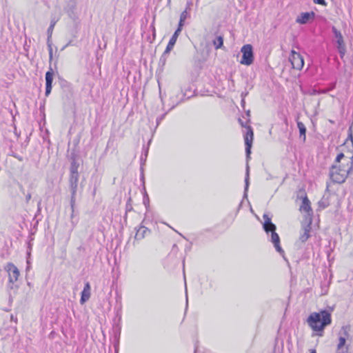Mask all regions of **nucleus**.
<instances>
[{
	"label": "nucleus",
	"instance_id": "nucleus-1",
	"mask_svg": "<svg viewBox=\"0 0 353 353\" xmlns=\"http://www.w3.org/2000/svg\"><path fill=\"white\" fill-rule=\"evenodd\" d=\"M307 323L316 332H323L332 323L331 312L327 310L312 312L307 318Z\"/></svg>",
	"mask_w": 353,
	"mask_h": 353
},
{
	"label": "nucleus",
	"instance_id": "nucleus-2",
	"mask_svg": "<svg viewBox=\"0 0 353 353\" xmlns=\"http://www.w3.org/2000/svg\"><path fill=\"white\" fill-rule=\"evenodd\" d=\"M254 132L251 126L248 125L247 127V132L244 136V141L245 145V154L247 159V165H246V172L245 176V190H244V197L247 196V192L249 188V180H250V167L248 165V160L250 158V155L251 154V148L252 145Z\"/></svg>",
	"mask_w": 353,
	"mask_h": 353
},
{
	"label": "nucleus",
	"instance_id": "nucleus-3",
	"mask_svg": "<svg viewBox=\"0 0 353 353\" xmlns=\"http://www.w3.org/2000/svg\"><path fill=\"white\" fill-rule=\"evenodd\" d=\"M4 270L7 272L8 276V288L9 290H16L18 286L15 285V283L20 276L19 269L12 263H8L5 265Z\"/></svg>",
	"mask_w": 353,
	"mask_h": 353
},
{
	"label": "nucleus",
	"instance_id": "nucleus-4",
	"mask_svg": "<svg viewBox=\"0 0 353 353\" xmlns=\"http://www.w3.org/2000/svg\"><path fill=\"white\" fill-rule=\"evenodd\" d=\"M334 163L338 164L341 170H345L348 176L353 172V155L347 157L343 152H340L336 156Z\"/></svg>",
	"mask_w": 353,
	"mask_h": 353
},
{
	"label": "nucleus",
	"instance_id": "nucleus-5",
	"mask_svg": "<svg viewBox=\"0 0 353 353\" xmlns=\"http://www.w3.org/2000/svg\"><path fill=\"white\" fill-rule=\"evenodd\" d=\"M330 176L334 183H343L347 178L345 170L338 167V164L334 163L330 170Z\"/></svg>",
	"mask_w": 353,
	"mask_h": 353
},
{
	"label": "nucleus",
	"instance_id": "nucleus-6",
	"mask_svg": "<svg viewBox=\"0 0 353 353\" xmlns=\"http://www.w3.org/2000/svg\"><path fill=\"white\" fill-rule=\"evenodd\" d=\"M181 30H182V29L181 28H177V29L175 30L174 33L170 38L165 51L163 52V54L161 55V57L159 59V63L162 65H164L165 64V62L168 57L169 53L173 49V48L176 43V41L177 40V38H178L179 35L180 34Z\"/></svg>",
	"mask_w": 353,
	"mask_h": 353
},
{
	"label": "nucleus",
	"instance_id": "nucleus-7",
	"mask_svg": "<svg viewBox=\"0 0 353 353\" xmlns=\"http://www.w3.org/2000/svg\"><path fill=\"white\" fill-rule=\"evenodd\" d=\"M242 59L240 63L243 65H250L254 61L253 48L250 44L244 45L241 50Z\"/></svg>",
	"mask_w": 353,
	"mask_h": 353
},
{
	"label": "nucleus",
	"instance_id": "nucleus-8",
	"mask_svg": "<svg viewBox=\"0 0 353 353\" xmlns=\"http://www.w3.org/2000/svg\"><path fill=\"white\" fill-rule=\"evenodd\" d=\"M348 336L347 327L343 326L339 337V343L335 353H348V347L345 346L346 336Z\"/></svg>",
	"mask_w": 353,
	"mask_h": 353
},
{
	"label": "nucleus",
	"instance_id": "nucleus-9",
	"mask_svg": "<svg viewBox=\"0 0 353 353\" xmlns=\"http://www.w3.org/2000/svg\"><path fill=\"white\" fill-rule=\"evenodd\" d=\"M289 60L294 69L301 70L304 65L303 57L300 54V53L296 52L294 50H292Z\"/></svg>",
	"mask_w": 353,
	"mask_h": 353
},
{
	"label": "nucleus",
	"instance_id": "nucleus-10",
	"mask_svg": "<svg viewBox=\"0 0 353 353\" xmlns=\"http://www.w3.org/2000/svg\"><path fill=\"white\" fill-rule=\"evenodd\" d=\"M332 31L336 39L338 51L340 54L341 57L343 58L346 52V48L342 34L334 26L332 28Z\"/></svg>",
	"mask_w": 353,
	"mask_h": 353
},
{
	"label": "nucleus",
	"instance_id": "nucleus-11",
	"mask_svg": "<svg viewBox=\"0 0 353 353\" xmlns=\"http://www.w3.org/2000/svg\"><path fill=\"white\" fill-rule=\"evenodd\" d=\"M311 224L312 220L310 219L309 223H304L302 225V232L300 234L299 240L302 243L306 242L308 239L310 237V232H311Z\"/></svg>",
	"mask_w": 353,
	"mask_h": 353
},
{
	"label": "nucleus",
	"instance_id": "nucleus-12",
	"mask_svg": "<svg viewBox=\"0 0 353 353\" xmlns=\"http://www.w3.org/2000/svg\"><path fill=\"white\" fill-rule=\"evenodd\" d=\"M136 233L134 235V241L133 245H135L137 241H140L144 239L148 234L150 233V230L145 226L141 225L138 228H135Z\"/></svg>",
	"mask_w": 353,
	"mask_h": 353
},
{
	"label": "nucleus",
	"instance_id": "nucleus-13",
	"mask_svg": "<svg viewBox=\"0 0 353 353\" xmlns=\"http://www.w3.org/2000/svg\"><path fill=\"white\" fill-rule=\"evenodd\" d=\"M270 232H272L271 241L274 244V246L276 250L279 253H280V254L283 255L284 251L280 245V238H279V234L276 232V230H270Z\"/></svg>",
	"mask_w": 353,
	"mask_h": 353
},
{
	"label": "nucleus",
	"instance_id": "nucleus-14",
	"mask_svg": "<svg viewBox=\"0 0 353 353\" xmlns=\"http://www.w3.org/2000/svg\"><path fill=\"white\" fill-rule=\"evenodd\" d=\"M54 72L50 68V70L46 73V96H48L52 90V84L53 81Z\"/></svg>",
	"mask_w": 353,
	"mask_h": 353
},
{
	"label": "nucleus",
	"instance_id": "nucleus-15",
	"mask_svg": "<svg viewBox=\"0 0 353 353\" xmlns=\"http://www.w3.org/2000/svg\"><path fill=\"white\" fill-rule=\"evenodd\" d=\"M300 210L305 212L310 218L313 214V211L310 206V201L306 195L303 198L302 203L300 206Z\"/></svg>",
	"mask_w": 353,
	"mask_h": 353
},
{
	"label": "nucleus",
	"instance_id": "nucleus-16",
	"mask_svg": "<svg viewBox=\"0 0 353 353\" xmlns=\"http://www.w3.org/2000/svg\"><path fill=\"white\" fill-rule=\"evenodd\" d=\"M315 14L314 12H302L299 16L297 17L296 22L299 24H306L310 19H314Z\"/></svg>",
	"mask_w": 353,
	"mask_h": 353
},
{
	"label": "nucleus",
	"instance_id": "nucleus-17",
	"mask_svg": "<svg viewBox=\"0 0 353 353\" xmlns=\"http://www.w3.org/2000/svg\"><path fill=\"white\" fill-rule=\"evenodd\" d=\"M55 23H56L55 21H53V20L51 21L50 25L49 28H48V50H49V58H50V61L52 59V44L50 43V39L52 36V33L54 27L55 26Z\"/></svg>",
	"mask_w": 353,
	"mask_h": 353
},
{
	"label": "nucleus",
	"instance_id": "nucleus-18",
	"mask_svg": "<svg viewBox=\"0 0 353 353\" xmlns=\"http://www.w3.org/2000/svg\"><path fill=\"white\" fill-rule=\"evenodd\" d=\"M263 219L264 220L263 229L267 233H268L270 230H276V225L272 223L271 219L268 214H264Z\"/></svg>",
	"mask_w": 353,
	"mask_h": 353
},
{
	"label": "nucleus",
	"instance_id": "nucleus-19",
	"mask_svg": "<svg viewBox=\"0 0 353 353\" xmlns=\"http://www.w3.org/2000/svg\"><path fill=\"white\" fill-rule=\"evenodd\" d=\"M77 187L78 185H70V189L71 192L70 207L72 212H74V210Z\"/></svg>",
	"mask_w": 353,
	"mask_h": 353
},
{
	"label": "nucleus",
	"instance_id": "nucleus-20",
	"mask_svg": "<svg viewBox=\"0 0 353 353\" xmlns=\"http://www.w3.org/2000/svg\"><path fill=\"white\" fill-rule=\"evenodd\" d=\"M297 127L299 130L300 137L302 138L303 141H305L306 139V128L305 125L301 121L297 122Z\"/></svg>",
	"mask_w": 353,
	"mask_h": 353
},
{
	"label": "nucleus",
	"instance_id": "nucleus-21",
	"mask_svg": "<svg viewBox=\"0 0 353 353\" xmlns=\"http://www.w3.org/2000/svg\"><path fill=\"white\" fill-rule=\"evenodd\" d=\"M90 297V291L83 290L81 292V296L80 299L81 304H83L85 302H86Z\"/></svg>",
	"mask_w": 353,
	"mask_h": 353
},
{
	"label": "nucleus",
	"instance_id": "nucleus-22",
	"mask_svg": "<svg viewBox=\"0 0 353 353\" xmlns=\"http://www.w3.org/2000/svg\"><path fill=\"white\" fill-rule=\"evenodd\" d=\"M78 168H79V163L76 161L75 159H73L71 163V165H70V174H79Z\"/></svg>",
	"mask_w": 353,
	"mask_h": 353
},
{
	"label": "nucleus",
	"instance_id": "nucleus-23",
	"mask_svg": "<svg viewBox=\"0 0 353 353\" xmlns=\"http://www.w3.org/2000/svg\"><path fill=\"white\" fill-rule=\"evenodd\" d=\"M213 44L216 49L221 48L223 46V38L222 36H218L216 39L214 40Z\"/></svg>",
	"mask_w": 353,
	"mask_h": 353
},
{
	"label": "nucleus",
	"instance_id": "nucleus-24",
	"mask_svg": "<svg viewBox=\"0 0 353 353\" xmlns=\"http://www.w3.org/2000/svg\"><path fill=\"white\" fill-rule=\"evenodd\" d=\"M187 17H188V12H187V10H185L183 12H181V14L180 15V19H179L178 28H181L182 29V28L184 25V21L187 19Z\"/></svg>",
	"mask_w": 353,
	"mask_h": 353
},
{
	"label": "nucleus",
	"instance_id": "nucleus-25",
	"mask_svg": "<svg viewBox=\"0 0 353 353\" xmlns=\"http://www.w3.org/2000/svg\"><path fill=\"white\" fill-rule=\"evenodd\" d=\"M78 181H79V174H70V179L69 183L70 185H78Z\"/></svg>",
	"mask_w": 353,
	"mask_h": 353
},
{
	"label": "nucleus",
	"instance_id": "nucleus-26",
	"mask_svg": "<svg viewBox=\"0 0 353 353\" xmlns=\"http://www.w3.org/2000/svg\"><path fill=\"white\" fill-rule=\"evenodd\" d=\"M314 3H317V4H320V5H323V6H326L327 5V3H326L325 0H314Z\"/></svg>",
	"mask_w": 353,
	"mask_h": 353
},
{
	"label": "nucleus",
	"instance_id": "nucleus-27",
	"mask_svg": "<svg viewBox=\"0 0 353 353\" xmlns=\"http://www.w3.org/2000/svg\"><path fill=\"white\" fill-rule=\"evenodd\" d=\"M83 290H90V285L89 282H86L85 283Z\"/></svg>",
	"mask_w": 353,
	"mask_h": 353
},
{
	"label": "nucleus",
	"instance_id": "nucleus-28",
	"mask_svg": "<svg viewBox=\"0 0 353 353\" xmlns=\"http://www.w3.org/2000/svg\"><path fill=\"white\" fill-rule=\"evenodd\" d=\"M335 85H336V83H334V84L332 85V87H330V88H329V89L322 90V91L321 92V93H326V92H328L329 90H331L334 89V87H335Z\"/></svg>",
	"mask_w": 353,
	"mask_h": 353
},
{
	"label": "nucleus",
	"instance_id": "nucleus-29",
	"mask_svg": "<svg viewBox=\"0 0 353 353\" xmlns=\"http://www.w3.org/2000/svg\"><path fill=\"white\" fill-rule=\"evenodd\" d=\"M31 197H32L31 193H28L27 195L26 196V203L29 202V201L31 199Z\"/></svg>",
	"mask_w": 353,
	"mask_h": 353
},
{
	"label": "nucleus",
	"instance_id": "nucleus-30",
	"mask_svg": "<svg viewBox=\"0 0 353 353\" xmlns=\"http://www.w3.org/2000/svg\"><path fill=\"white\" fill-rule=\"evenodd\" d=\"M185 295H186V307H185V310L188 309V294H187V288H185Z\"/></svg>",
	"mask_w": 353,
	"mask_h": 353
},
{
	"label": "nucleus",
	"instance_id": "nucleus-31",
	"mask_svg": "<svg viewBox=\"0 0 353 353\" xmlns=\"http://www.w3.org/2000/svg\"><path fill=\"white\" fill-rule=\"evenodd\" d=\"M164 115H163L161 118H158L157 120V124L163 119Z\"/></svg>",
	"mask_w": 353,
	"mask_h": 353
},
{
	"label": "nucleus",
	"instance_id": "nucleus-32",
	"mask_svg": "<svg viewBox=\"0 0 353 353\" xmlns=\"http://www.w3.org/2000/svg\"><path fill=\"white\" fill-rule=\"evenodd\" d=\"M310 353H316V351L314 349H311L310 350Z\"/></svg>",
	"mask_w": 353,
	"mask_h": 353
},
{
	"label": "nucleus",
	"instance_id": "nucleus-33",
	"mask_svg": "<svg viewBox=\"0 0 353 353\" xmlns=\"http://www.w3.org/2000/svg\"><path fill=\"white\" fill-rule=\"evenodd\" d=\"M15 158L18 159L19 161H22V158L19 157V156H17V155H14V156Z\"/></svg>",
	"mask_w": 353,
	"mask_h": 353
},
{
	"label": "nucleus",
	"instance_id": "nucleus-34",
	"mask_svg": "<svg viewBox=\"0 0 353 353\" xmlns=\"http://www.w3.org/2000/svg\"><path fill=\"white\" fill-rule=\"evenodd\" d=\"M239 122L241 123V126H243V127H244V126H245V125H244V124L243 123V122L241 121V119H239Z\"/></svg>",
	"mask_w": 353,
	"mask_h": 353
},
{
	"label": "nucleus",
	"instance_id": "nucleus-35",
	"mask_svg": "<svg viewBox=\"0 0 353 353\" xmlns=\"http://www.w3.org/2000/svg\"><path fill=\"white\" fill-rule=\"evenodd\" d=\"M181 101V100H180V101H177V102L176 103V105L179 104Z\"/></svg>",
	"mask_w": 353,
	"mask_h": 353
},
{
	"label": "nucleus",
	"instance_id": "nucleus-36",
	"mask_svg": "<svg viewBox=\"0 0 353 353\" xmlns=\"http://www.w3.org/2000/svg\"><path fill=\"white\" fill-rule=\"evenodd\" d=\"M143 203L145 204V203H148V201H145V200L144 199Z\"/></svg>",
	"mask_w": 353,
	"mask_h": 353
},
{
	"label": "nucleus",
	"instance_id": "nucleus-37",
	"mask_svg": "<svg viewBox=\"0 0 353 353\" xmlns=\"http://www.w3.org/2000/svg\"><path fill=\"white\" fill-rule=\"evenodd\" d=\"M143 203L145 204V203H148V201H145V200L144 199Z\"/></svg>",
	"mask_w": 353,
	"mask_h": 353
},
{
	"label": "nucleus",
	"instance_id": "nucleus-38",
	"mask_svg": "<svg viewBox=\"0 0 353 353\" xmlns=\"http://www.w3.org/2000/svg\"><path fill=\"white\" fill-rule=\"evenodd\" d=\"M350 137H351V139H352V134H350Z\"/></svg>",
	"mask_w": 353,
	"mask_h": 353
},
{
	"label": "nucleus",
	"instance_id": "nucleus-39",
	"mask_svg": "<svg viewBox=\"0 0 353 353\" xmlns=\"http://www.w3.org/2000/svg\"><path fill=\"white\" fill-rule=\"evenodd\" d=\"M66 46H68V44H66V46L63 47V49H64Z\"/></svg>",
	"mask_w": 353,
	"mask_h": 353
},
{
	"label": "nucleus",
	"instance_id": "nucleus-40",
	"mask_svg": "<svg viewBox=\"0 0 353 353\" xmlns=\"http://www.w3.org/2000/svg\"><path fill=\"white\" fill-rule=\"evenodd\" d=\"M72 1H75L76 0H71Z\"/></svg>",
	"mask_w": 353,
	"mask_h": 353
}]
</instances>
